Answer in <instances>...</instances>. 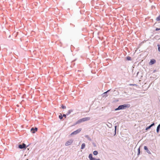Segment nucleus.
I'll return each mask as SVG.
<instances>
[{
  "instance_id": "obj_6",
  "label": "nucleus",
  "mask_w": 160,
  "mask_h": 160,
  "mask_svg": "<svg viewBox=\"0 0 160 160\" xmlns=\"http://www.w3.org/2000/svg\"><path fill=\"white\" fill-rule=\"evenodd\" d=\"M144 148L145 150L149 154H151L150 151L148 149L147 146H144Z\"/></svg>"
},
{
  "instance_id": "obj_10",
  "label": "nucleus",
  "mask_w": 160,
  "mask_h": 160,
  "mask_svg": "<svg viewBox=\"0 0 160 160\" xmlns=\"http://www.w3.org/2000/svg\"><path fill=\"white\" fill-rule=\"evenodd\" d=\"M110 90V89L108 90V91H107L106 92H104L103 94V96L104 97H107L108 96V95L107 94V93L109 92Z\"/></svg>"
},
{
  "instance_id": "obj_7",
  "label": "nucleus",
  "mask_w": 160,
  "mask_h": 160,
  "mask_svg": "<svg viewBox=\"0 0 160 160\" xmlns=\"http://www.w3.org/2000/svg\"><path fill=\"white\" fill-rule=\"evenodd\" d=\"M88 158L90 160H95V158L92 157V154H89Z\"/></svg>"
},
{
  "instance_id": "obj_26",
  "label": "nucleus",
  "mask_w": 160,
  "mask_h": 160,
  "mask_svg": "<svg viewBox=\"0 0 160 160\" xmlns=\"http://www.w3.org/2000/svg\"><path fill=\"white\" fill-rule=\"evenodd\" d=\"M66 115H67L66 114H63V116H63V117H65V118H66Z\"/></svg>"
},
{
  "instance_id": "obj_13",
  "label": "nucleus",
  "mask_w": 160,
  "mask_h": 160,
  "mask_svg": "<svg viewBox=\"0 0 160 160\" xmlns=\"http://www.w3.org/2000/svg\"><path fill=\"white\" fill-rule=\"evenodd\" d=\"M160 129V124H159L157 127L156 131L157 133H158L159 132Z\"/></svg>"
},
{
  "instance_id": "obj_19",
  "label": "nucleus",
  "mask_w": 160,
  "mask_h": 160,
  "mask_svg": "<svg viewBox=\"0 0 160 160\" xmlns=\"http://www.w3.org/2000/svg\"><path fill=\"white\" fill-rule=\"evenodd\" d=\"M59 118L60 119H62L63 118V116L61 113L59 115Z\"/></svg>"
},
{
  "instance_id": "obj_12",
  "label": "nucleus",
  "mask_w": 160,
  "mask_h": 160,
  "mask_svg": "<svg viewBox=\"0 0 160 160\" xmlns=\"http://www.w3.org/2000/svg\"><path fill=\"white\" fill-rule=\"evenodd\" d=\"M155 124L154 123H153L152 124L150 125L148 127L146 128V130H147L149 129H150L151 127H152Z\"/></svg>"
},
{
  "instance_id": "obj_20",
  "label": "nucleus",
  "mask_w": 160,
  "mask_h": 160,
  "mask_svg": "<svg viewBox=\"0 0 160 160\" xmlns=\"http://www.w3.org/2000/svg\"><path fill=\"white\" fill-rule=\"evenodd\" d=\"M127 59L129 61L131 60H132L131 58L129 56H128L127 57Z\"/></svg>"
},
{
  "instance_id": "obj_3",
  "label": "nucleus",
  "mask_w": 160,
  "mask_h": 160,
  "mask_svg": "<svg viewBox=\"0 0 160 160\" xmlns=\"http://www.w3.org/2000/svg\"><path fill=\"white\" fill-rule=\"evenodd\" d=\"M73 140L71 139L68 140L65 143V145L66 146H68L71 145L72 142Z\"/></svg>"
},
{
  "instance_id": "obj_22",
  "label": "nucleus",
  "mask_w": 160,
  "mask_h": 160,
  "mask_svg": "<svg viewBox=\"0 0 160 160\" xmlns=\"http://www.w3.org/2000/svg\"><path fill=\"white\" fill-rule=\"evenodd\" d=\"M138 154H137V155H138H138H139L140 154V148H138Z\"/></svg>"
},
{
  "instance_id": "obj_5",
  "label": "nucleus",
  "mask_w": 160,
  "mask_h": 160,
  "mask_svg": "<svg viewBox=\"0 0 160 160\" xmlns=\"http://www.w3.org/2000/svg\"><path fill=\"white\" fill-rule=\"evenodd\" d=\"M37 130L38 128H32L31 129V131L32 133H35Z\"/></svg>"
},
{
  "instance_id": "obj_9",
  "label": "nucleus",
  "mask_w": 160,
  "mask_h": 160,
  "mask_svg": "<svg viewBox=\"0 0 160 160\" xmlns=\"http://www.w3.org/2000/svg\"><path fill=\"white\" fill-rule=\"evenodd\" d=\"M156 62L155 60L152 59L149 62V64L151 65H152L155 63Z\"/></svg>"
},
{
  "instance_id": "obj_15",
  "label": "nucleus",
  "mask_w": 160,
  "mask_h": 160,
  "mask_svg": "<svg viewBox=\"0 0 160 160\" xmlns=\"http://www.w3.org/2000/svg\"><path fill=\"white\" fill-rule=\"evenodd\" d=\"M85 143H82V144L81 146V149H83L85 148Z\"/></svg>"
},
{
  "instance_id": "obj_8",
  "label": "nucleus",
  "mask_w": 160,
  "mask_h": 160,
  "mask_svg": "<svg viewBox=\"0 0 160 160\" xmlns=\"http://www.w3.org/2000/svg\"><path fill=\"white\" fill-rule=\"evenodd\" d=\"M82 119L83 122L89 120L90 119V117H86L84 118H83Z\"/></svg>"
},
{
  "instance_id": "obj_17",
  "label": "nucleus",
  "mask_w": 160,
  "mask_h": 160,
  "mask_svg": "<svg viewBox=\"0 0 160 160\" xmlns=\"http://www.w3.org/2000/svg\"><path fill=\"white\" fill-rule=\"evenodd\" d=\"M156 20L157 21H160V14L157 18Z\"/></svg>"
},
{
  "instance_id": "obj_16",
  "label": "nucleus",
  "mask_w": 160,
  "mask_h": 160,
  "mask_svg": "<svg viewBox=\"0 0 160 160\" xmlns=\"http://www.w3.org/2000/svg\"><path fill=\"white\" fill-rule=\"evenodd\" d=\"M85 137L87 138V139L89 140V141H91V139L90 138L88 135H86L85 136Z\"/></svg>"
},
{
  "instance_id": "obj_29",
  "label": "nucleus",
  "mask_w": 160,
  "mask_h": 160,
  "mask_svg": "<svg viewBox=\"0 0 160 160\" xmlns=\"http://www.w3.org/2000/svg\"><path fill=\"white\" fill-rule=\"evenodd\" d=\"M95 160H101L99 158H98V159H97L95 158Z\"/></svg>"
},
{
  "instance_id": "obj_27",
  "label": "nucleus",
  "mask_w": 160,
  "mask_h": 160,
  "mask_svg": "<svg viewBox=\"0 0 160 160\" xmlns=\"http://www.w3.org/2000/svg\"><path fill=\"white\" fill-rule=\"evenodd\" d=\"M160 30V28H156L155 30L156 31H158Z\"/></svg>"
},
{
  "instance_id": "obj_25",
  "label": "nucleus",
  "mask_w": 160,
  "mask_h": 160,
  "mask_svg": "<svg viewBox=\"0 0 160 160\" xmlns=\"http://www.w3.org/2000/svg\"><path fill=\"white\" fill-rule=\"evenodd\" d=\"M61 107L62 109H66V107L65 106H64L63 105H62Z\"/></svg>"
},
{
  "instance_id": "obj_24",
  "label": "nucleus",
  "mask_w": 160,
  "mask_h": 160,
  "mask_svg": "<svg viewBox=\"0 0 160 160\" xmlns=\"http://www.w3.org/2000/svg\"><path fill=\"white\" fill-rule=\"evenodd\" d=\"M116 129H117V126H115V130H114L115 133H114V135H115L116 134Z\"/></svg>"
},
{
  "instance_id": "obj_4",
  "label": "nucleus",
  "mask_w": 160,
  "mask_h": 160,
  "mask_svg": "<svg viewBox=\"0 0 160 160\" xmlns=\"http://www.w3.org/2000/svg\"><path fill=\"white\" fill-rule=\"evenodd\" d=\"M18 148L20 149L26 148V145L24 143L22 144L19 145Z\"/></svg>"
},
{
  "instance_id": "obj_1",
  "label": "nucleus",
  "mask_w": 160,
  "mask_h": 160,
  "mask_svg": "<svg viewBox=\"0 0 160 160\" xmlns=\"http://www.w3.org/2000/svg\"><path fill=\"white\" fill-rule=\"evenodd\" d=\"M130 107V105L128 104H124L119 106L118 107L115 109V111H117L120 110H122L128 108Z\"/></svg>"
},
{
  "instance_id": "obj_18",
  "label": "nucleus",
  "mask_w": 160,
  "mask_h": 160,
  "mask_svg": "<svg viewBox=\"0 0 160 160\" xmlns=\"http://www.w3.org/2000/svg\"><path fill=\"white\" fill-rule=\"evenodd\" d=\"M98 154V152L97 151H94L93 152V154L95 155H97Z\"/></svg>"
},
{
  "instance_id": "obj_28",
  "label": "nucleus",
  "mask_w": 160,
  "mask_h": 160,
  "mask_svg": "<svg viewBox=\"0 0 160 160\" xmlns=\"http://www.w3.org/2000/svg\"><path fill=\"white\" fill-rule=\"evenodd\" d=\"M130 85H132V86H137V85L136 84H130Z\"/></svg>"
},
{
  "instance_id": "obj_11",
  "label": "nucleus",
  "mask_w": 160,
  "mask_h": 160,
  "mask_svg": "<svg viewBox=\"0 0 160 160\" xmlns=\"http://www.w3.org/2000/svg\"><path fill=\"white\" fill-rule=\"evenodd\" d=\"M82 122H83V121L82 120V119H80L76 122L75 124L80 123Z\"/></svg>"
},
{
  "instance_id": "obj_21",
  "label": "nucleus",
  "mask_w": 160,
  "mask_h": 160,
  "mask_svg": "<svg viewBox=\"0 0 160 160\" xmlns=\"http://www.w3.org/2000/svg\"><path fill=\"white\" fill-rule=\"evenodd\" d=\"M108 123L109 124V125H108V124H107L106 125L109 128H110L112 126V124L109 122Z\"/></svg>"
},
{
  "instance_id": "obj_14",
  "label": "nucleus",
  "mask_w": 160,
  "mask_h": 160,
  "mask_svg": "<svg viewBox=\"0 0 160 160\" xmlns=\"http://www.w3.org/2000/svg\"><path fill=\"white\" fill-rule=\"evenodd\" d=\"M73 110H72V109H71V110H68V112L67 113H66L67 115H68L69 114H70L71 112H72Z\"/></svg>"
},
{
  "instance_id": "obj_2",
  "label": "nucleus",
  "mask_w": 160,
  "mask_h": 160,
  "mask_svg": "<svg viewBox=\"0 0 160 160\" xmlns=\"http://www.w3.org/2000/svg\"><path fill=\"white\" fill-rule=\"evenodd\" d=\"M81 130L82 129L81 128H79L77 130H76L75 131H74L73 132H72L71 134V135H72L77 134L80 132L81 131Z\"/></svg>"
},
{
  "instance_id": "obj_23",
  "label": "nucleus",
  "mask_w": 160,
  "mask_h": 160,
  "mask_svg": "<svg viewBox=\"0 0 160 160\" xmlns=\"http://www.w3.org/2000/svg\"><path fill=\"white\" fill-rule=\"evenodd\" d=\"M158 50L159 52H160V45L158 44Z\"/></svg>"
}]
</instances>
